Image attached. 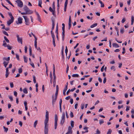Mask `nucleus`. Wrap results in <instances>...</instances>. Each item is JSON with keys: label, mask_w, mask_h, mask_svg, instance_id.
<instances>
[{"label": "nucleus", "mask_w": 134, "mask_h": 134, "mask_svg": "<svg viewBox=\"0 0 134 134\" xmlns=\"http://www.w3.org/2000/svg\"><path fill=\"white\" fill-rule=\"evenodd\" d=\"M49 121V113L47 110H46L45 119L44 121V134H48L49 125L48 124Z\"/></svg>", "instance_id": "obj_1"}, {"label": "nucleus", "mask_w": 134, "mask_h": 134, "mask_svg": "<svg viewBox=\"0 0 134 134\" xmlns=\"http://www.w3.org/2000/svg\"><path fill=\"white\" fill-rule=\"evenodd\" d=\"M24 9L27 14H30L33 13V12L31 10L29 9L26 6L24 7Z\"/></svg>", "instance_id": "obj_2"}, {"label": "nucleus", "mask_w": 134, "mask_h": 134, "mask_svg": "<svg viewBox=\"0 0 134 134\" xmlns=\"http://www.w3.org/2000/svg\"><path fill=\"white\" fill-rule=\"evenodd\" d=\"M23 17L25 19V24L27 25H30V23L29 19L26 16H23Z\"/></svg>", "instance_id": "obj_3"}, {"label": "nucleus", "mask_w": 134, "mask_h": 134, "mask_svg": "<svg viewBox=\"0 0 134 134\" xmlns=\"http://www.w3.org/2000/svg\"><path fill=\"white\" fill-rule=\"evenodd\" d=\"M17 3L19 7L21 8L23 6V4L22 1L20 0H17L15 1Z\"/></svg>", "instance_id": "obj_4"}, {"label": "nucleus", "mask_w": 134, "mask_h": 134, "mask_svg": "<svg viewBox=\"0 0 134 134\" xmlns=\"http://www.w3.org/2000/svg\"><path fill=\"white\" fill-rule=\"evenodd\" d=\"M52 26L51 31V35H54L53 32V30L54 29L55 26L54 21V20H52Z\"/></svg>", "instance_id": "obj_5"}, {"label": "nucleus", "mask_w": 134, "mask_h": 134, "mask_svg": "<svg viewBox=\"0 0 134 134\" xmlns=\"http://www.w3.org/2000/svg\"><path fill=\"white\" fill-rule=\"evenodd\" d=\"M58 120V118L57 117V116L56 114L55 115V129H56L57 128V121Z\"/></svg>", "instance_id": "obj_6"}, {"label": "nucleus", "mask_w": 134, "mask_h": 134, "mask_svg": "<svg viewBox=\"0 0 134 134\" xmlns=\"http://www.w3.org/2000/svg\"><path fill=\"white\" fill-rule=\"evenodd\" d=\"M16 36L18 42L19 43H20L21 44H22L23 42L22 38H20L19 35L18 34L16 35Z\"/></svg>", "instance_id": "obj_7"}, {"label": "nucleus", "mask_w": 134, "mask_h": 134, "mask_svg": "<svg viewBox=\"0 0 134 134\" xmlns=\"http://www.w3.org/2000/svg\"><path fill=\"white\" fill-rule=\"evenodd\" d=\"M22 20L23 19L22 18L20 17H19L18 19V21H16L17 24L18 25L21 24L22 23Z\"/></svg>", "instance_id": "obj_8"}, {"label": "nucleus", "mask_w": 134, "mask_h": 134, "mask_svg": "<svg viewBox=\"0 0 134 134\" xmlns=\"http://www.w3.org/2000/svg\"><path fill=\"white\" fill-rule=\"evenodd\" d=\"M52 104L53 107H54V105L55 102H56L57 98V97H55L54 98L53 97V95L52 96Z\"/></svg>", "instance_id": "obj_9"}, {"label": "nucleus", "mask_w": 134, "mask_h": 134, "mask_svg": "<svg viewBox=\"0 0 134 134\" xmlns=\"http://www.w3.org/2000/svg\"><path fill=\"white\" fill-rule=\"evenodd\" d=\"M14 20L11 19L9 20L7 22L8 26H9L10 24L13 22Z\"/></svg>", "instance_id": "obj_10"}, {"label": "nucleus", "mask_w": 134, "mask_h": 134, "mask_svg": "<svg viewBox=\"0 0 134 134\" xmlns=\"http://www.w3.org/2000/svg\"><path fill=\"white\" fill-rule=\"evenodd\" d=\"M53 38V44L54 47L55 46V36L54 35H51Z\"/></svg>", "instance_id": "obj_11"}, {"label": "nucleus", "mask_w": 134, "mask_h": 134, "mask_svg": "<svg viewBox=\"0 0 134 134\" xmlns=\"http://www.w3.org/2000/svg\"><path fill=\"white\" fill-rule=\"evenodd\" d=\"M72 128L70 126H69L68 127V131L67 132L71 134L72 133Z\"/></svg>", "instance_id": "obj_12"}, {"label": "nucleus", "mask_w": 134, "mask_h": 134, "mask_svg": "<svg viewBox=\"0 0 134 134\" xmlns=\"http://www.w3.org/2000/svg\"><path fill=\"white\" fill-rule=\"evenodd\" d=\"M49 11L52 13L53 15H54L55 14V10H54L53 9H52L51 7H50L49 8Z\"/></svg>", "instance_id": "obj_13"}, {"label": "nucleus", "mask_w": 134, "mask_h": 134, "mask_svg": "<svg viewBox=\"0 0 134 134\" xmlns=\"http://www.w3.org/2000/svg\"><path fill=\"white\" fill-rule=\"evenodd\" d=\"M59 90V87L57 85L56 86V92L55 93V97H57V95L58 93V92Z\"/></svg>", "instance_id": "obj_14"}, {"label": "nucleus", "mask_w": 134, "mask_h": 134, "mask_svg": "<svg viewBox=\"0 0 134 134\" xmlns=\"http://www.w3.org/2000/svg\"><path fill=\"white\" fill-rule=\"evenodd\" d=\"M88 127H85L83 128L84 130H86V131H82V134H83L86 132H88Z\"/></svg>", "instance_id": "obj_15"}, {"label": "nucleus", "mask_w": 134, "mask_h": 134, "mask_svg": "<svg viewBox=\"0 0 134 134\" xmlns=\"http://www.w3.org/2000/svg\"><path fill=\"white\" fill-rule=\"evenodd\" d=\"M8 14L9 15V16L10 17L11 19H12L13 20H14V17H13L12 14L11 12H9L8 13Z\"/></svg>", "instance_id": "obj_16"}, {"label": "nucleus", "mask_w": 134, "mask_h": 134, "mask_svg": "<svg viewBox=\"0 0 134 134\" xmlns=\"http://www.w3.org/2000/svg\"><path fill=\"white\" fill-rule=\"evenodd\" d=\"M10 59V58L9 57H8V58L7 57H4L3 58V60L4 61L6 60L7 62L9 61Z\"/></svg>", "instance_id": "obj_17"}, {"label": "nucleus", "mask_w": 134, "mask_h": 134, "mask_svg": "<svg viewBox=\"0 0 134 134\" xmlns=\"http://www.w3.org/2000/svg\"><path fill=\"white\" fill-rule=\"evenodd\" d=\"M99 3L101 4V7H104V4L102 3V2L100 0H99Z\"/></svg>", "instance_id": "obj_18"}, {"label": "nucleus", "mask_w": 134, "mask_h": 134, "mask_svg": "<svg viewBox=\"0 0 134 134\" xmlns=\"http://www.w3.org/2000/svg\"><path fill=\"white\" fill-rule=\"evenodd\" d=\"M68 88H67V87H65L64 88V89L63 90V94L65 96V92L67 90Z\"/></svg>", "instance_id": "obj_19"}, {"label": "nucleus", "mask_w": 134, "mask_h": 134, "mask_svg": "<svg viewBox=\"0 0 134 134\" xmlns=\"http://www.w3.org/2000/svg\"><path fill=\"white\" fill-rule=\"evenodd\" d=\"M8 63H9L8 62H6L5 61H4L3 62V64H4L5 67V68L6 67L7 65H8Z\"/></svg>", "instance_id": "obj_20"}, {"label": "nucleus", "mask_w": 134, "mask_h": 134, "mask_svg": "<svg viewBox=\"0 0 134 134\" xmlns=\"http://www.w3.org/2000/svg\"><path fill=\"white\" fill-rule=\"evenodd\" d=\"M113 47L116 48H118L119 47V46L118 44L116 43H113Z\"/></svg>", "instance_id": "obj_21"}, {"label": "nucleus", "mask_w": 134, "mask_h": 134, "mask_svg": "<svg viewBox=\"0 0 134 134\" xmlns=\"http://www.w3.org/2000/svg\"><path fill=\"white\" fill-rule=\"evenodd\" d=\"M65 120V114L64 112H63L62 116V119Z\"/></svg>", "instance_id": "obj_22"}, {"label": "nucleus", "mask_w": 134, "mask_h": 134, "mask_svg": "<svg viewBox=\"0 0 134 134\" xmlns=\"http://www.w3.org/2000/svg\"><path fill=\"white\" fill-rule=\"evenodd\" d=\"M23 58L24 59V62L27 63V59L25 55L23 56Z\"/></svg>", "instance_id": "obj_23"}, {"label": "nucleus", "mask_w": 134, "mask_h": 134, "mask_svg": "<svg viewBox=\"0 0 134 134\" xmlns=\"http://www.w3.org/2000/svg\"><path fill=\"white\" fill-rule=\"evenodd\" d=\"M65 120L61 119L60 120V124L63 125L65 122Z\"/></svg>", "instance_id": "obj_24"}, {"label": "nucleus", "mask_w": 134, "mask_h": 134, "mask_svg": "<svg viewBox=\"0 0 134 134\" xmlns=\"http://www.w3.org/2000/svg\"><path fill=\"white\" fill-rule=\"evenodd\" d=\"M29 55L30 56H31L32 55V49L31 48L30 46L29 48Z\"/></svg>", "instance_id": "obj_25"}, {"label": "nucleus", "mask_w": 134, "mask_h": 134, "mask_svg": "<svg viewBox=\"0 0 134 134\" xmlns=\"http://www.w3.org/2000/svg\"><path fill=\"white\" fill-rule=\"evenodd\" d=\"M2 45L3 46L5 47L7 46V44L6 43L5 41L4 40L3 41V43Z\"/></svg>", "instance_id": "obj_26"}, {"label": "nucleus", "mask_w": 134, "mask_h": 134, "mask_svg": "<svg viewBox=\"0 0 134 134\" xmlns=\"http://www.w3.org/2000/svg\"><path fill=\"white\" fill-rule=\"evenodd\" d=\"M38 121L37 120H36L34 122V126L35 128L36 127V125Z\"/></svg>", "instance_id": "obj_27"}, {"label": "nucleus", "mask_w": 134, "mask_h": 134, "mask_svg": "<svg viewBox=\"0 0 134 134\" xmlns=\"http://www.w3.org/2000/svg\"><path fill=\"white\" fill-rule=\"evenodd\" d=\"M74 122L73 121H71V125L72 127L73 128L74 127Z\"/></svg>", "instance_id": "obj_28"}, {"label": "nucleus", "mask_w": 134, "mask_h": 134, "mask_svg": "<svg viewBox=\"0 0 134 134\" xmlns=\"http://www.w3.org/2000/svg\"><path fill=\"white\" fill-rule=\"evenodd\" d=\"M97 25V23H95L92 25H91V26H90V27L91 28H93L95 27H96V26Z\"/></svg>", "instance_id": "obj_29"}, {"label": "nucleus", "mask_w": 134, "mask_h": 134, "mask_svg": "<svg viewBox=\"0 0 134 134\" xmlns=\"http://www.w3.org/2000/svg\"><path fill=\"white\" fill-rule=\"evenodd\" d=\"M23 92L25 94H27V91L26 88H25L23 90Z\"/></svg>", "instance_id": "obj_30"}, {"label": "nucleus", "mask_w": 134, "mask_h": 134, "mask_svg": "<svg viewBox=\"0 0 134 134\" xmlns=\"http://www.w3.org/2000/svg\"><path fill=\"white\" fill-rule=\"evenodd\" d=\"M4 38L5 40L6 41V42L7 43H9V40L5 36L4 37Z\"/></svg>", "instance_id": "obj_31"}, {"label": "nucleus", "mask_w": 134, "mask_h": 134, "mask_svg": "<svg viewBox=\"0 0 134 134\" xmlns=\"http://www.w3.org/2000/svg\"><path fill=\"white\" fill-rule=\"evenodd\" d=\"M72 76L73 77H78L79 75L77 74H74L72 75Z\"/></svg>", "instance_id": "obj_32"}, {"label": "nucleus", "mask_w": 134, "mask_h": 134, "mask_svg": "<svg viewBox=\"0 0 134 134\" xmlns=\"http://www.w3.org/2000/svg\"><path fill=\"white\" fill-rule=\"evenodd\" d=\"M34 46L36 48H37V40H35V44H34Z\"/></svg>", "instance_id": "obj_33"}, {"label": "nucleus", "mask_w": 134, "mask_h": 134, "mask_svg": "<svg viewBox=\"0 0 134 134\" xmlns=\"http://www.w3.org/2000/svg\"><path fill=\"white\" fill-rule=\"evenodd\" d=\"M2 32L3 33V34H4L5 35L7 36H8L9 35L5 31H3Z\"/></svg>", "instance_id": "obj_34"}, {"label": "nucleus", "mask_w": 134, "mask_h": 134, "mask_svg": "<svg viewBox=\"0 0 134 134\" xmlns=\"http://www.w3.org/2000/svg\"><path fill=\"white\" fill-rule=\"evenodd\" d=\"M3 128L4 129L5 132H7L8 130V129L7 128L5 127L4 126H3Z\"/></svg>", "instance_id": "obj_35"}, {"label": "nucleus", "mask_w": 134, "mask_h": 134, "mask_svg": "<svg viewBox=\"0 0 134 134\" xmlns=\"http://www.w3.org/2000/svg\"><path fill=\"white\" fill-rule=\"evenodd\" d=\"M112 131V130L111 129H109L107 134H110L111 133Z\"/></svg>", "instance_id": "obj_36"}, {"label": "nucleus", "mask_w": 134, "mask_h": 134, "mask_svg": "<svg viewBox=\"0 0 134 134\" xmlns=\"http://www.w3.org/2000/svg\"><path fill=\"white\" fill-rule=\"evenodd\" d=\"M69 24H71V16H70L69 19Z\"/></svg>", "instance_id": "obj_37"}, {"label": "nucleus", "mask_w": 134, "mask_h": 134, "mask_svg": "<svg viewBox=\"0 0 134 134\" xmlns=\"http://www.w3.org/2000/svg\"><path fill=\"white\" fill-rule=\"evenodd\" d=\"M70 117L71 118H73L74 116L73 113L71 111L70 113Z\"/></svg>", "instance_id": "obj_38"}, {"label": "nucleus", "mask_w": 134, "mask_h": 134, "mask_svg": "<svg viewBox=\"0 0 134 134\" xmlns=\"http://www.w3.org/2000/svg\"><path fill=\"white\" fill-rule=\"evenodd\" d=\"M115 30H116V31H117V34L118 36H119V30H118V28L117 27H115Z\"/></svg>", "instance_id": "obj_39"}, {"label": "nucleus", "mask_w": 134, "mask_h": 134, "mask_svg": "<svg viewBox=\"0 0 134 134\" xmlns=\"http://www.w3.org/2000/svg\"><path fill=\"white\" fill-rule=\"evenodd\" d=\"M33 78L34 82V83H35L36 82V77L35 76H33Z\"/></svg>", "instance_id": "obj_40"}, {"label": "nucleus", "mask_w": 134, "mask_h": 134, "mask_svg": "<svg viewBox=\"0 0 134 134\" xmlns=\"http://www.w3.org/2000/svg\"><path fill=\"white\" fill-rule=\"evenodd\" d=\"M66 72L67 73H68V70H69V66L68 65H66Z\"/></svg>", "instance_id": "obj_41"}, {"label": "nucleus", "mask_w": 134, "mask_h": 134, "mask_svg": "<svg viewBox=\"0 0 134 134\" xmlns=\"http://www.w3.org/2000/svg\"><path fill=\"white\" fill-rule=\"evenodd\" d=\"M52 8L53 9L55 10V2H53L52 4Z\"/></svg>", "instance_id": "obj_42"}, {"label": "nucleus", "mask_w": 134, "mask_h": 134, "mask_svg": "<svg viewBox=\"0 0 134 134\" xmlns=\"http://www.w3.org/2000/svg\"><path fill=\"white\" fill-rule=\"evenodd\" d=\"M124 30L123 28L121 29L120 30V32L121 34H123L124 32Z\"/></svg>", "instance_id": "obj_43"}, {"label": "nucleus", "mask_w": 134, "mask_h": 134, "mask_svg": "<svg viewBox=\"0 0 134 134\" xmlns=\"http://www.w3.org/2000/svg\"><path fill=\"white\" fill-rule=\"evenodd\" d=\"M22 72V69L20 68L19 69V73H21Z\"/></svg>", "instance_id": "obj_44"}, {"label": "nucleus", "mask_w": 134, "mask_h": 134, "mask_svg": "<svg viewBox=\"0 0 134 134\" xmlns=\"http://www.w3.org/2000/svg\"><path fill=\"white\" fill-rule=\"evenodd\" d=\"M99 124L100 125H101L102 124H103L104 123V121L103 120H100L99 121Z\"/></svg>", "instance_id": "obj_45"}, {"label": "nucleus", "mask_w": 134, "mask_h": 134, "mask_svg": "<svg viewBox=\"0 0 134 134\" xmlns=\"http://www.w3.org/2000/svg\"><path fill=\"white\" fill-rule=\"evenodd\" d=\"M7 47L8 49L11 50L12 49V47L9 46V45L8 44L7 45Z\"/></svg>", "instance_id": "obj_46"}, {"label": "nucleus", "mask_w": 134, "mask_h": 134, "mask_svg": "<svg viewBox=\"0 0 134 134\" xmlns=\"http://www.w3.org/2000/svg\"><path fill=\"white\" fill-rule=\"evenodd\" d=\"M27 47L26 46H25V52L26 53L27 51Z\"/></svg>", "instance_id": "obj_47"}, {"label": "nucleus", "mask_w": 134, "mask_h": 134, "mask_svg": "<svg viewBox=\"0 0 134 134\" xmlns=\"http://www.w3.org/2000/svg\"><path fill=\"white\" fill-rule=\"evenodd\" d=\"M62 101V99H60L59 102V106H61Z\"/></svg>", "instance_id": "obj_48"}, {"label": "nucleus", "mask_w": 134, "mask_h": 134, "mask_svg": "<svg viewBox=\"0 0 134 134\" xmlns=\"http://www.w3.org/2000/svg\"><path fill=\"white\" fill-rule=\"evenodd\" d=\"M110 69L111 70H113L114 71H115V67L114 66H113L111 67Z\"/></svg>", "instance_id": "obj_49"}, {"label": "nucleus", "mask_w": 134, "mask_h": 134, "mask_svg": "<svg viewBox=\"0 0 134 134\" xmlns=\"http://www.w3.org/2000/svg\"><path fill=\"white\" fill-rule=\"evenodd\" d=\"M122 50L123 51L122 52V53L123 54H124V53H125V47L123 48Z\"/></svg>", "instance_id": "obj_50"}, {"label": "nucleus", "mask_w": 134, "mask_h": 134, "mask_svg": "<svg viewBox=\"0 0 134 134\" xmlns=\"http://www.w3.org/2000/svg\"><path fill=\"white\" fill-rule=\"evenodd\" d=\"M68 0H66L65 2V6H67V5L68 3Z\"/></svg>", "instance_id": "obj_51"}, {"label": "nucleus", "mask_w": 134, "mask_h": 134, "mask_svg": "<svg viewBox=\"0 0 134 134\" xmlns=\"http://www.w3.org/2000/svg\"><path fill=\"white\" fill-rule=\"evenodd\" d=\"M126 21L125 19V18H124L122 19V21H121V22L122 23H123L125 22Z\"/></svg>", "instance_id": "obj_52"}, {"label": "nucleus", "mask_w": 134, "mask_h": 134, "mask_svg": "<svg viewBox=\"0 0 134 134\" xmlns=\"http://www.w3.org/2000/svg\"><path fill=\"white\" fill-rule=\"evenodd\" d=\"M9 74V72H5V77L6 78L8 77Z\"/></svg>", "instance_id": "obj_53"}, {"label": "nucleus", "mask_w": 134, "mask_h": 134, "mask_svg": "<svg viewBox=\"0 0 134 134\" xmlns=\"http://www.w3.org/2000/svg\"><path fill=\"white\" fill-rule=\"evenodd\" d=\"M30 64L33 68H35V66L34 65V64L33 63L31 62L30 63Z\"/></svg>", "instance_id": "obj_54"}, {"label": "nucleus", "mask_w": 134, "mask_h": 134, "mask_svg": "<svg viewBox=\"0 0 134 134\" xmlns=\"http://www.w3.org/2000/svg\"><path fill=\"white\" fill-rule=\"evenodd\" d=\"M10 86L11 87L13 88L14 87V85L13 83V82H10Z\"/></svg>", "instance_id": "obj_55"}, {"label": "nucleus", "mask_w": 134, "mask_h": 134, "mask_svg": "<svg viewBox=\"0 0 134 134\" xmlns=\"http://www.w3.org/2000/svg\"><path fill=\"white\" fill-rule=\"evenodd\" d=\"M100 133V132L98 129H97L96 131V134H99Z\"/></svg>", "instance_id": "obj_56"}, {"label": "nucleus", "mask_w": 134, "mask_h": 134, "mask_svg": "<svg viewBox=\"0 0 134 134\" xmlns=\"http://www.w3.org/2000/svg\"><path fill=\"white\" fill-rule=\"evenodd\" d=\"M50 77L51 79H53V77L52 76V72H51L50 73Z\"/></svg>", "instance_id": "obj_57"}, {"label": "nucleus", "mask_w": 134, "mask_h": 134, "mask_svg": "<svg viewBox=\"0 0 134 134\" xmlns=\"http://www.w3.org/2000/svg\"><path fill=\"white\" fill-rule=\"evenodd\" d=\"M98 80L100 82V83L102 82V80L101 78H100V77H99L98 78Z\"/></svg>", "instance_id": "obj_58"}, {"label": "nucleus", "mask_w": 134, "mask_h": 134, "mask_svg": "<svg viewBox=\"0 0 134 134\" xmlns=\"http://www.w3.org/2000/svg\"><path fill=\"white\" fill-rule=\"evenodd\" d=\"M104 66H103L100 69V71L101 72H103L104 71Z\"/></svg>", "instance_id": "obj_59"}, {"label": "nucleus", "mask_w": 134, "mask_h": 134, "mask_svg": "<svg viewBox=\"0 0 134 134\" xmlns=\"http://www.w3.org/2000/svg\"><path fill=\"white\" fill-rule=\"evenodd\" d=\"M37 16L38 17V20H39V21L41 22V18H40V15H37Z\"/></svg>", "instance_id": "obj_60"}, {"label": "nucleus", "mask_w": 134, "mask_h": 134, "mask_svg": "<svg viewBox=\"0 0 134 134\" xmlns=\"http://www.w3.org/2000/svg\"><path fill=\"white\" fill-rule=\"evenodd\" d=\"M38 4H42V0H38Z\"/></svg>", "instance_id": "obj_61"}, {"label": "nucleus", "mask_w": 134, "mask_h": 134, "mask_svg": "<svg viewBox=\"0 0 134 134\" xmlns=\"http://www.w3.org/2000/svg\"><path fill=\"white\" fill-rule=\"evenodd\" d=\"M70 102L71 104H72L73 103V99L71 98L70 99Z\"/></svg>", "instance_id": "obj_62"}, {"label": "nucleus", "mask_w": 134, "mask_h": 134, "mask_svg": "<svg viewBox=\"0 0 134 134\" xmlns=\"http://www.w3.org/2000/svg\"><path fill=\"white\" fill-rule=\"evenodd\" d=\"M4 29L6 30V31H9V29H10V28L9 27H6V28H5V29Z\"/></svg>", "instance_id": "obj_63"}, {"label": "nucleus", "mask_w": 134, "mask_h": 134, "mask_svg": "<svg viewBox=\"0 0 134 134\" xmlns=\"http://www.w3.org/2000/svg\"><path fill=\"white\" fill-rule=\"evenodd\" d=\"M9 98L10 100L12 101L13 100V98L12 97V96H9Z\"/></svg>", "instance_id": "obj_64"}]
</instances>
